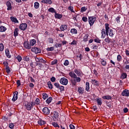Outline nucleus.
Listing matches in <instances>:
<instances>
[{"mask_svg":"<svg viewBox=\"0 0 129 129\" xmlns=\"http://www.w3.org/2000/svg\"><path fill=\"white\" fill-rule=\"evenodd\" d=\"M64 66H68L69 65V61L68 60H66L63 63Z\"/></svg>","mask_w":129,"mask_h":129,"instance_id":"56","label":"nucleus"},{"mask_svg":"<svg viewBox=\"0 0 129 129\" xmlns=\"http://www.w3.org/2000/svg\"><path fill=\"white\" fill-rule=\"evenodd\" d=\"M38 63H46V61H45V60L43 59V58H40L39 61Z\"/></svg>","mask_w":129,"mask_h":129,"instance_id":"62","label":"nucleus"},{"mask_svg":"<svg viewBox=\"0 0 129 129\" xmlns=\"http://www.w3.org/2000/svg\"><path fill=\"white\" fill-rule=\"evenodd\" d=\"M110 63L111 64V66L112 67H115V62H114V61L112 60V59H110Z\"/></svg>","mask_w":129,"mask_h":129,"instance_id":"39","label":"nucleus"},{"mask_svg":"<svg viewBox=\"0 0 129 129\" xmlns=\"http://www.w3.org/2000/svg\"><path fill=\"white\" fill-rule=\"evenodd\" d=\"M78 91L81 94H83V93H84V88L79 87L78 88Z\"/></svg>","mask_w":129,"mask_h":129,"instance_id":"23","label":"nucleus"},{"mask_svg":"<svg viewBox=\"0 0 129 129\" xmlns=\"http://www.w3.org/2000/svg\"><path fill=\"white\" fill-rule=\"evenodd\" d=\"M36 43H37V41H36L35 39H34L30 40L29 41V44H30V46H31V47L32 46H35Z\"/></svg>","mask_w":129,"mask_h":129,"instance_id":"20","label":"nucleus"},{"mask_svg":"<svg viewBox=\"0 0 129 129\" xmlns=\"http://www.w3.org/2000/svg\"><path fill=\"white\" fill-rule=\"evenodd\" d=\"M28 27V25L26 23L21 24L19 26V29L22 31H26L27 30V28Z\"/></svg>","mask_w":129,"mask_h":129,"instance_id":"9","label":"nucleus"},{"mask_svg":"<svg viewBox=\"0 0 129 129\" xmlns=\"http://www.w3.org/2000/svg\"><path fill=\"white\" fill-rule=\"evenodd\" d=\"M122 96H126V97H128L129 96V90L127 89H124L122 93H121Z\"/></svg>","mask_w":129,"mask_h":129,"instance_id":"12","label":"nucleus"},{"mask_svg":"<svg viewBox=\"0 0 129 129\" xmlns=\"http://www.w3.org/2000/svg\"><path fill=\"white\" fill-rule=\"evenodd\" d=\"M16 59L18 60V62H21L22 61V56L21 55H18L16 56Z\"/></svg>","mask_w":129,"mask_h":129,"instance_id":"46","label":"nucleus"},{"mask_svg":"<svg viewBox=\"0 0 129 129\" xmlns=\"http://www.w3.org/2000/svg\"><path fill=\"white\" fill-rule=\"evenodd\" d=\"M5 69H6V72H7V73H8V74H9V73H11V70H10V67L6 68Z\"/></svg>","mask_w":129,"mask_h":129,"instance_id":"54","label":"nucleus"},{"mask_svg":"<svg viewBox=\"0 0 129 129\" xmlns=\"http://www.w3.org/2000/svg\"><path fill=\"white\" fill-rule=\"evenodd\" d=\"M23 45L25 49H28V50H31V49H32V46L28 41H24Z\"/></svg>","mask_w":129,"mask_h":129,"instance_id":"7","label":"nucleus"},{"mask_svg":"<svg viewBox=\"0 0 129 129\" xmlns=\"http://www.w3.org/2000/svg\"><path fill=\"white\" fill-rule=\"evenodd\" d=\"M71 45H77V41L75 40H74L73 42L71 43Z\"/></svg>","mask_w":129,"mask_h":129,"instance_id":"61","label":"nucleus"},{"mask_svg":"<svg viewBox=\"0 0 129 129\" xmlns=\"http://www.w3.org/2000/svg\"><path fill=\"white\" fill-rule=\"evenodd\" d=\"M59 90H60V91H64L65 89H64V86H61L60 87H59Z\"/></svg>","mask_w":129,"mask_h":129,"instance_id":"63","label":"nucleus"},{"mask_svg":"<svg viewBox=\"0 0 129 129\" xmlns=\"http://www.w3.org/2000/svg\"><path fill=\"white\" fill-rule=\"evenodd\" d=\"M59 82L62 85H67L68 84V79L66 78H61L59 80Z\"/></svg>","mask_w":129,"mask_h":129,"instance_id":"8","label":"nucleus"},{"mask_svg":"<svg viewBox=\"0 0 129 129\" xmlns=\"http://www.w3.org/2000/svg\"><path fill=\"white\" fill-rule=\"evenodd\" d=\"M31 51L35 54H39L41 53V49L38 47L34 46L31 48Z\"/></svg>","mask_w":129,"mask_h":129,"instance_id":"6","label":"nucleus"},{"mask_svg":"<svg viewBox=\"0 0 129 129\" xmlns=\"http://www.w3.org/2000/svg\"><path fill=\"white\" fill-rule=\"evenodd\" d=\"M47 86L49 89H53V84L51 83V81H48L47 82Z\"/></svg>","mask_w":129,"mask_h":129,"instance_id":"33","label":"nucleus"},{"mask_svg":"<svg viewBox=\"0 0 129 129\" xmlns=\"http://www.w3.org/2000/svg\"><path fill=\"white\" fill-rule=\"evenodd\" d=\"M54 47H53V46H51L50 47H47L46 48V50L47 51H54Z\"/></svg>","mask_w":129,"mask_h":129,"instance_id":"43","label":"nucleus"},{"mask_svg":"<svg viewBox=\"0 0 129 129\" xmlns=\"http://www.w3.org/2000/svg\"><path fill=\"white\" fill-rule=\"evenodd\" d=\"M58 63V60L57 59H54L53 61H51V65H55V64H57Z\"/></svg>","mask_w":129,"mask_h":129,"instance_id":"50","label":"nucleus"},{"mask_svg":"<svg viewBox=\"0 0 129 129\" xmlns=\"http://www.w3.org/2000/svg\"><path fill=\"white\" fill-rule=\"evenodd\" d=\"M54 17H55V19H61V18H62V17H63V16L61 14L57 13V12H56L54 14Z\"/></svg>","mask_w":129,"mask_h":129,"instance_id":"22","label":"nucleus"},{"mask_svg":"<svg viewBox=\"0 0 129 129\" xmlns=\"http://www.w3.org/2000/svg\"><path fill=\"white\" fill-rule=\"evenodd\" d=\"M106 103L107 106H108V107H109V108H110L111 107V102H108L107 101L106 102Z\"/></svg>","mask_w":129,"mask_h":129,"instance_id":"49","label":"nucleus"},{"mask_svg":"<svg viewBox=\"0 0 129 129\" xmlns=\"http://www.w3.org/2000/svg\"><path fill=\"white\" fill-rule=\"evenodd\" d=\"M19 94V92L18 91H16L13 93V97L12 99V101H16L18 99V95Z\"/></svg>","mask_w":129,"mask_h":129,"instance_id":"11","label":"nucleus"},{"mask_svg":"<svg viewBox=\"0 0 129 129\" xmlns=\"http://www.w3.org/2000/svg\"><path fill=\"white\" fill-rule=\"evenodd\" d=\"M116 20L117 24H119L120 23V17L119 16L117 17V18H116Z\"/></svg>","mask_w":129,"mask_h":129,"instance_id":"58","label":"nucleus"},{"mask_svg":"<svg viewBox=\"0 0 129 129\" xmlns=\"http://www.w3.org/2000/svg\"><path fill=\"white\" fill-rule=\"evenodd\" d=\"M48 40L49 43L50 44H53V43H54V39H53V38H48Z\"/></svg>","mask_w":129,"mask_h":129,"instance_id":"51","label":"nucleus"},{"mask_svg":"<svg viewBox=\"0 0 129 129\" xmlns=\"http://www.w3.org/2000/svg\"><path fill=\"white\" fill-rule=\"evenodd\" d=\"M74 72L77 74V76L81 77L82 75V72L80 71V70H77V69H75L74 70Z\"/></svg>","mask_w":129,"mask_h":129,"instance_id":"17","label":"nucleus"},{"mask_svg":"<svg viewBox=\"0 0 129 129\" xmlns=\"http://www.w3.org/2000/svg\"><path fill=\"white\" fill-rule=\"evenodd\" d=\"M48 11L49 13H54V14H55L57 12V11H56V10L53 8H52V7L49 8L48 10Z\"/></svg>","mask_w":129,"mask_h":129,"instance_id":"28","label":"nucleus"},{"mask_svg":"<svg viewBox=\"0 0 129 129\" xmlns=\"http://www.w3.org/2000/svg\"><path fill=\"white\" fill-rule=\"evenodd\" d=\"M53 98H52L51 97H49L48 98H47V99L45 101L46 103H47L48 104H50Z\"/></svg>","mask_w":129,"mask_h":129,"instance_id":"31","label":"nucleus"},{"mask_svg":"<svg viewBox=\"0 0 129 129\" xmlns=\"http://www.w3.org/2000/svg\"><path fill=\"white\" fill-rule=\"evenodd\" d=\"M6 6L7 7V10L12 11L13 7H12V4L11 3V2L8 1L6 3Z\"/></svg>","mask_w":129,"mask_h":129,"instance_id":"15","label":"nucleus"},{"mask_svg":"<svg viewBox=\"0 0 129 129\" xmlns=\"http://www.w3.org/2000/svg\"><path fill=\"white\" fill-rule=\"evenodd\" d=\"M69 75L71 77V78H74V79L72 80V84L74 86L76 85L77 82H80V81H81V78L77 77L76 74L74 73V72H70Z\"/></svg>","mask_w":129,"mask_h":129,"instance_id":"1","label":"nucleus"},{"mask_svg":"<svg viewBox=\"0 0 129 129\" xmlns=\"http://www.w3.org/2000/svg\"><path fill=\"white\" fill-rule=\"evenodd\" d=\"M89 37V35L88 34H86L85 35V36L83 37V42L85 43L87 42L88 41V38Z\"/></svg>","mask_w":129,"mask_h":129,"instance_id":"25","label":"nucleus"},{"mask_svg":"<svg viewBox=\"0 0 129 129\" xmlns=\"http://www.w3.org/2000/svg\"><path fill=\"white\" fill-rule=\"evenodd\" d=\"M110 36V37H113V36H114V33H113V30L110 29V27H109V29H108V36Z\"/></svg>","mask_w":129,"mask_h":129,"instance_id":"18","label":"nucleus"},{"mask_svg":"<svg viewBox=\"0 0 129 129\" xmlns=\"http://www.w3.org/2000/svg\"><path fill=\"white\" fill-rule=\"evenodd\" d=\"M108 30H109V24L106 23L105 24V29L103 28L101 30V39H104L106 36H108Z\"/></svg>","mask_w":129,"mask_h":129,"instance_id":"2","label":"nucleus"},{"mask_svg":"<svg viewBox=\"0 0 129 129\" xmlns=\"http://www.w3.org/2000/svg\"><path fill=\"white\" fill-rule=\"evenodd\" d=\"M68 28V26L67 25H61L59 29L60 30V31L64 32V31H66V30H67V28Z\"/></svg>","mask_w":129,"mask_h":129,"instance_id":"16","label":"nucleus"},{"mask_svg":"<svg viewBox=\"0 0 129 129\" xmlns=\"http://www.w3.org/2000/svg\"><path fill=\"white\" fill-rule=\"evenodd\" d=\"M101 64L103 65V66H105L106 65V61L104 60V59H101Z\"/></svg>","mask_w":129,"mask_h":129,"instance_id":"47","label":"nucleus"},{"mask_svg":"<svg viewBox=\"0 0 129 129\" xmlns=\"http://www.w3.org/2000/svg\"><path fill=\"white\" fill-rule=\"evenodd\" d=\"M82 21L83 22H85V23H86V22H88V19L86 17H83L82 18Z\"/></svg>","mask_w":129,"mask_h":129,"instance_id":"52","label":"nucleus"},{"mask_svg":"<svg viewBox=\"0 0 129 129\" xmlns=\"http://www.w3.org/2000/svg\"><path fill=\"white\" fill-rule=\"evenodd\" d=\"M92 82H94V84L96 86H99V83L98 82V81L95 80H93L92 79L91 80Z\"/></svg>","mask_w":129,"mask_h":129,"instance_id":"37","label":"nucleus"},{"mask_svg":"<svg viewBox=\"0 0 129 129\" xmlns=\"http://www.w3.org/2000/svg\"><path fill=\"white\" fill-rule=\"evenodd\" d=\"M4 49H5V46L3 43H1L0 44V51L3 52V51H4Z\"/></svg>","mask_w":129,"mask_h":129,"instance_id":"41","label":"nucleus"},{"mask_svg":"<svg viewBox=\"0 0 129 129\" xmlns=\"http://www.w3.org/2000/svg\"><path fill=\"white\" fill-rule=\"evenodd\" d=\"M127 77V75L125 73H122L121 75V79H125Z\"/></svg>","mask_w":129,"mask_h":129,"instance_id":"30","label":"nucleus"},{"mask_svg":"<svg viewBox=\"0 0 129 129\" xmlns=\"http://www.w3.org/2000/svg\"><path fill=\"white\" fill-rule=\"evenodd\" d=\"M87 10V8L85 7H83L81 8V13H83Z\"/></svg>","mask_w":129,"mask_h":129,"instance_id":"45","label":"nucleus"},{"mask_svg":"<svg viewBox=\"0 0 129 129\" xmlns=\"http://www.w3.org/2000/svg\"><path fill=\"white\" fill-rule=\"evenodd\" d=\"M3 64L4 65V66H5L6 68L9 67V62H8V61H4Z\"/></svg>","mask_w":129,"mask_h":129,"instance_id":"53","label":"nucleus"},{"mask_svg":"<svg viewBox=\"0 0 129 129\" xmlns=\"http://www.w3.org/2000/svg\"><path fill=\"white\" fill-rule=\"evenodd\" d=\"M69 11H71V13H75V12L74 10V7L73 6H70L68 7Z\"/></svg>","mask_w":129,"mask_h":129,"instance_id":"42","label":"nucleus"},{"mask_svg":"<svg viewBox=\"0 0 129 129\" xmlns=\"http://www.w3.org/2000/svg\"><path fill=\"white\" fill-rule=\"evenodd\" d=\"M34 8L36 10L39 9V8H40V4L38 3V2H36L34 3Z\"/></svg>","mask_w":129,"mask_h":129,"instance_id":"35","label":"nucleus"},{"mask_svg":"<svg viewBox=\"0 0 129 129\" xmlns=\"http://www.w3.org/2000/svg\"><path fill=\"white\" fill-rule=\"evenodd\" d=\"M42 112L43 114H46L48 115L50 114V109H49V108H48V107H45L42 109Z\"/></svg>","mask_w":129,"mask_h":129,"instance_id":"10","label":"nucleus"},{"mask_svg":"<svg viewBox=\"0 0 129 129\" xmlns=\"http://www.w3.org/2000/svg\"><path fill=\"white\" fill-rule=\"evenodd\" d=\"M41 3L42 4H46V5H52L53 1L52 0H42Z\"/></svg>","mask_w":129,"mask_h":129,"instance_id":"14","label":"nucleus"},{"mask_svg":"<svg viewBox=\"0 0 129 129\" xmlns=\"http://www.w3.org/2000/svg\"><path fill=\"white\" fill-rule=\"evenodd\" d=\"M42 98L43 99H44V100H46V99H47V98L49 97V95H48V94H47V93H42Z\"/></svg>","mask_w":129,"mask_h":129,"instance_id":"27","label":"nucleus"},{"mask_svg":"<svg viewBox=\"0 0 129 129\" xmlns=\"http://www.w3.org/2000/svg\"><path fill=\"white\" fill-rule=\"evenodd\" d=\"M14 37H18L19 36V28H16L14 32Z\"/></svg>","mask_w":129,"mask_h":129,"instance_id":"24","label":"nucleus"},{"mask_svg":"<svg viewBox=\"0 0 129 129\" xmlns=\"http://www.w3.org/2000/svg\"><path fill=\"white\" fill-rule=\"evenodd\" d=\"M23 60L25 62H29L30 61V56L27 55L23 57Z\"/></svg>","mask_w":129,"mask_h":129,"instance_id":"29","label":"nucleus"},{"mask_svg":"<svg viewBox=\"0 0 129 129\" xmlns=\"http://www.w3.org/2000/svg\"><path fill=\"white\" fill-rule=\"evenodd\" d=\"M90 89V85H89V82H86V91H89V89Z\"/></svg>","mask_w":129,"mask_h":129,"instance_id":"26","label":"nucleus"},{"mask_svg":"<svg viewBox=\"0 0 129 129\" xmlns=\"http://www.w3.org/2000/svg\"><path fill=\"white\" fill-rule=\"evenodd\" d=\"M33 103L34 104V106L35 105H40V99L39 98H37L36 100H35V102H33Z\"/></svg>","mask_w":129,"mask_h":129,"instance_id":"21","label":"nucleus"},{"mask_svg":"<svg viewBox=\"0 0 129 129\" xmlns=\"http://www.w3.org/2000/svg\"><path fill=\"white\" fill-rule=\"evenodd\" d=\"M9 127L10 128H11V129L14 128V127H15V124H14L13 123H9Z\"/></svg>","mask_w":129,"mask_h":129,"instance_id":"55","label":"nucleus"},{"mask_svg":"<svg viewBox=\"0 0 129 129\" xmlns=\"http://www.w3.org/2000/svg\"><path fill=\"white\" fill-rule=\"evenodd\" d=\"M50 81H51V82H55V81H56V78L54 77H52L50 78Z\"/></svg>","mask_w":129,"mask_h":129,"instance_id":"60","label":"nucleus"},{"mask_svg":"<svg viewBox=\"0 0 129 129\" xmlns=\"http://www.w3.org/2000/svg\"><path fill=\"white\" fill-rule=\"evenodd\" d=\"M69 126L70 129H75V126L72 124H70Z\"/></svg>","mask_w":129,"mask_h":129,"instance_id":"64","label":"nucleus"},{"mask_svg":"<svg viewBox=\"0 0 129 129\" xmlns=\"http://www.w3.org/2000/svg\"><path fill=\"white\" fill-rule=\"evenodd\" d=\"M103 99H106L107 100H110L112 98L111 96L107 95L102 97Z\"/></svg>","mask_w":129,"mask_h":129,"instance_id":"32","label":"nucleus"},{"mask_svg":"<svg viewBox=\"0 0 129 129\" xmlns=\"http://www.w3.org/2000/svg\"><path fill=\"white\" fill-rule=\"evenodd\" d=\"M71 33L73 34H77V30L75 28H72L71 29Z\"/></svg>","mask_w":129,"mask_h":129,"instance_id":"36","label":"nucleus"},{"mask_svg":"<svg viewBox=\"0 0 129 129\" xmlns=\"http://www.w3.org/2000/svg\"><path fill=\"white\" fill-rule=\"evenodd\" d=\"M52 120L54 121H56V120H58V118H59V113L57 112V111H54L52 112Z\"/></svg>","mask_w":129,"mask_h":129,"instance_id":"5","label":"nucleus"},{"mask_svg":"<svg viewBox=\"0 0 129 129\" xmlns=\"http://www.w3.org/2000/svg\"><path fill=\"white\" fill-rule=\"evenodd\" d=\"M5 54H6V56L7 57V58H11L12 57L11 54H10V50H9L8 48H7L5 50Z\"/></svg>","mask_w":129,"mask_h":129,"instance_id":"19","label":"nucleus"},{"mask_svg":"<svg viewBox=\"0 0 129 129\" xmlns=\"http://www.w3.org/2000/svg\"><path fill=\"white\" fill-rule=\"evenodd\" d=\"M54 47L55 48H60V47H62V44H61V43H56L54 45Z\"/></svg>","mask_w":129,"mask_h":129,"instance_id":"48","label":"nucleus"},{"mask_svg":"<svg viewBox=\"0 0 129 129\" xmlns=\"http://www.w3.org/2000/svg\"><path fill=\"white\" fill-rule=\"evenodd\" d=\"M54 85L56 88H60V85L59 84V83H55L54 84Z\"/></svg>","mask_w":129,"mask_h":129,"instance_id":"59","label":"nucleus"},{"mask_svg":"<svg viewBox=\"0 0 129 129\" xmlns=\"http://www.w3.org/2000/svg\"><path fill=\"white\" fill-rule=\"evenodd\" d=\"M52 124L53 125V126H54V127H60V126H59V125H58V123L55 122H53L52 123Z\"/></svg>","mask_w":129,"mask_h":129,"instance_id":"44","label":"nucleus"},{"mask_svg":"<svg viewBox=\"0 0 129 129\" xmlns=\"http://www.w3.org/2000/svg\"><path fill=\"white\" fill-rule=\"evenodd\" d=\"M117 60L119 62H120V61L121 60V55H120V54H119V55H117Z\"/></svg>","mask_w":129,"mask_h":129,"instance_id":"57","label":"nucleus"},{"mask_svg":"<svg viewBox=\"0 0 129 129\" xmlns=\"http://www.w3.org/2000/svg\"><path fill=\"white\" fill-rule=\"evenodd\" d=\"M24 105L25 106L26 109L29 111H30V110H32L34 106L33 101L32 102H28L27 103H25Z\"/></svg>","mask_w":129,"mask_h":129,"instance_id":"3","label":"nucleus"},{"mask_svg":"<svg viewBox=\"0 0 129 129\" xmlns=\"http://www.w3.org/2000/svg\"><path fill=\"white\" fill-rule=\"evenodd\" d=\"M96 21V17L95 16H90L88 17V22L90 26L92 27L94 24V23Z\"/></svg>","mask_w":129,"mask_h":129,"instance_id":"4","label":"nucleus"},{"mask_svg":"<svg viewBox=\"0 0 129 129\" xmlns=\"http://www.w3.org/2000/svg\"><path fill=\"white\" fill-rule=\"evenodd\" d=\"M94 42H95V43H97V44H100L101 40L99 39L98 37H97L94 39Z\"/></svg>","mask_w":129,"mask_h":129,"instance_id":"40","label":"nucleus"},{"mask_svg":"<svg viewBox=\"0 0 129 129\" xmlns=\"http://www.w3.org/2000/svg\"><path fill=\"white\" fill-rule=\"evenodd\" d=\"M98 105L101 106L102 105V99L101 98L97 97L95 99Z\"/></svg>","mask_w":129,"mask_h":129,"instance_id":"13","label":"nucleus"},{"mask_svg":"<svg viewBox=\"0 0 129 129\" xmlns=\"http://www.w3.org/2000/svg\"><path fill=\"white\" fill-rule=\"evenodd\" d=\"M7 31V27L2 26L0 27V32H6Z\"/></svg>","mask_w":129,"mask_h":129,"instance_id":"38","label":"nucleus"},{"mask_svg":"<svg viewBox=\"0 0 129 129\" xmlns=\"http://www.w3.org/2000/svg\"><path fill=\"white\" fill-rule=\"evenodd\" d=\"M11 21L14 23H19V21L16 18L12 16L10 17Z\"/></svg>","mask_w":129,"mask_h":129,"instance_id":"34","label":"nucleus"}]
</instances>
